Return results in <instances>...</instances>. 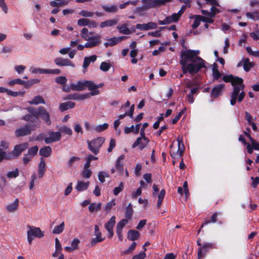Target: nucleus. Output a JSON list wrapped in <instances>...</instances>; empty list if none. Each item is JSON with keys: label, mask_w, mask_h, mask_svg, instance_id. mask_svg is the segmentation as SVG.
Returning <instances> with one entry per match:
<instances>
[{"label": "nucleus", "mask_w": 259, "mask_h": 259, "mask_svg": "<svg viewBox=\"0 0 259 259\" xmlns=\"http://www.w3.org/2000/svg\"><path fill=\"white\" fill-rule=\"evenodd\" d=\"M157 27V24L156 23L149 22L146 24H137L136 28L138 29L143 31L154 29Z\"/></svg>", "instance_id": "obj_16"}, {"label": "nucleus", "mask_w": 259, "mask_h": 259, "mask_svg": "<svg viewBox=\"0 0 259 259\" xmlns=\"http://www.w3.org/2000/svg\"><path fill=\"white\" fill-rule=\"evenodd\" d=\"M49 136L45 138V142L46 144H50L53 142L59 141L61 139V134L59 132H49Z\"/></svg>", "instance_id": "obj_11"}, {"label": "nucleus", "mask_w": 259, "mask_h": 259, "mask_svg": "<svg viewBox=\"0 0 259 259\" xmlns=\"http://www.w3.org/2000/svg\"><path fill=\"white\" fill-rule=\"evenodd\" d=\"M95 87H96L94 86V82L91 80L78 81L76 83H71L70 86V89L75 91H83L86 88L89 90H92Z\"/></svg>", "instance_id": "obj_4"}, {"label": "nucleus", "mask_w": 259, "mask_h": 259, "mask_svg": "<svg viewBox=\"0 0 259 259\" xmlns=\"http://www.w3.org/2000/svg\"><path fill=\"white\" fill-rule=\"evenodd\" d=\"M118 22V19H108L105 21L101 22L100 24V27L101 28L107 27H112L117 24Z\"/></svg>", "instance_id": "obj_22"}, {"label": "nucleus", "mask_w": 259, "mask_h": 259, "mask_svg": "<svg viewBox=\"0 0 259 259\" xmlns=\"http://www.w3.org/2000/svg\"><path fill=\"white\" fill-rule=\"evenodd\" d=\"M19 170L18 168H16L13 171H9L7 175V176L8 178H16L19 176Z\"/></svg>", "instance_id": "obj_48"}, {"label": "nucleus", "mask_w": 259, "mask_h": 259, "mask_svg": "<svg viewBox=\"0 0 259 259\" xmlns=\"http://www.w3.org/2000/svg\"><path fill=\"white\" fill-rule=\"evenodd\" d=\"M212 247V244L211 243H206L198 248L197 256L198 259H201L207 251Z\"/></svg>", "instance_id": "obj_17"}, {"label": "nucleus", "mask_w": 259, "mask_h": 259, "mask_svg": "<svg viewBox=\"0 0 259 259\" xmlns=\"http://www.w3.org/2000/svg\"><path fill=\"white\" fill-rule=\"evenodd\" d=\"M34 130V128L31 127L29 124H26L23 127L17 129L15 131V135L17 137L29 135Z\"/></svg>", "instance_id": "obj_9"}, {"label": "nucleus", "mask_w": 259, "mask_h": 259, "mask_svg": "<svg viewBox=\"0 0 259 259\" xmlns=\"http://www.w3.org/2000/svg\"><path fill=\"white\" fill-rule=\"evenodd\" d=\"M39 110V117L41 118V119L44 121V122L47 125H51L52 123L51 120L50 119V115L49 112L47 110V109L42 107L39 106L38 107Z\"/></svg>", "instance_id": "obj_10"}, {"label": "nucleus", "mask_w": 259, "mask_h": 259, "mask_svg": "<svg viewBox=\"0 0 259 259\" xmlns=\"http://www.w3.org/2000/svg\"><path fill=\"white\" fill-rule=\"evenodd\" d=\"M134 210L132 207V204L130 203L126 208L125 217L126 219L130 220L131 219L133 214Z\"/></svg>", "instance_id": "obj_38"}, {"label": "nucleus", "mask_w": 259, "mask_h": 259, "mask_svg": "<svg viewBox=\"0 0 259 259\" xmlns=\"http://www.w3.org/2000/svg\"><path fill=\"white\" fill-rule=\"evenodd\" d=\"M94 86L97 87L94 88L93 89L89 90L90 91H91L92 92L90 93L85 94L84 95H89V98L91 96H94L96 95H98L99 94L100 92L99 91L97 90V89L99 88V85H97V84H94Z\"/></svg>", "instance_id": "obj_47"}, {"label": "nucleus", "mask_w": 259, "mask_h": 259, "mask_svg": "<svg viewBox=\"0 0 259 259\" xmlns=\"http://www.w3.org/2000/svg\"><path fill=\"white\" fill-rule=\"evenodd\" d=\"M128 24L124 23L121 26H118L116 27V29L119 30L120 33L123 34H130L131 33V31L127 27Z\"/></svg>", "instance_id": "obj_30"}, {"label": "nucleus", "mask_w": 259, "mask_h": 259, "mask_svg": "<svg viewBox=\"0 0 259 259\" xmlns=\"http://www.w3.org/2000/svg\"><path fill=\"white\" fill-rule=\"evenodd\" d=\"M55 81L58 83L64 85L66 83L67 79L64 76H59L55 79Z\"/></svg>", "instance_id": "obj_55"}, {"label": "nucleus", "mask_w": 259, "mask_h": 259, "mask_svg": "<svg viewBox=\"0 0 259 259\" xmlns=\"http://www.w3.org/2000/svg\"><path fill=\"white\" fill-rule=\"evenodd\" d=\"M46 165L44 159L41 157L40 159V163L38 165V176L42 178L46 170Z\"/></svg>", "instance_id": "obj_25"}, {"label": "nucleus", "mask_w": 259, "mask_h": 259, "mask_svg": "<svg viewBox=\"0 0 259 259\" xmlns=\"http://www.w3.org/2000/svg\"><path fill=\"white\" fill-rule=\"evenodd\" d=\"M115 224V217L112 216L109 221L105 224V228L108 231V237L111 238L114 235L113 228Z\"/></svg>", "instance_id": "obj_13"}, {"label": "nucleus", "mask_w": 259, "mask_h": 259, "mask_svg": "<svg viewBox=\"0 0 259 259\" xmlns=\"http://www.w3.org/2000/svg\"><path fill=\"white\" fill-rule=\"evenodd\" d=\"M102 9L107 13H116L118 12V8L117 6H106L102 5Z\"/></svg>", "instance_id": "obj_31"}, {"label": "nucleus", "mask_w": 259, "mask_h": 259, "mask_svg": "<svg viewBox=\"0 0 259 259\" xmlns=\"http://www.w3.org/2000/svg\"><path fill=\"white\" fill-rule=\"evenodd\" d=\"M115 167L117 170L120 172V174H123L124 167L123 165V163L121 162L116 161L115 163Z\"/></svg>", "instance_id": "obj_51"}, {"label": "nucleus", "mask_w": 259, "mask_h": 259, "mask_svg": "<svg viewBox=\"0 0 259 259\" xmlns=\"http://www.w3.org/2000/svg\"><path fill=\"white\" fill-rule=\"evenodd\" d=\"M254 63L249 61L248 58H245L243 60V66L245 71L248 72L253 66Z\"/></svg>", "instance_id": "obj_33"}, {"label": "nucleus", "mask_w": 259, "mask_h": 259, "mask_svg": "<svg viewBox=\"0 0 259 259\" xmlns=\"http://www.w3.org/2000/svg\"><path fill=\"white\" fill-rule=\"evenodd\" d=\"M29 230L27 232V239L29 244H31L34 237L41 238L44 236V233L39 228L27 226Z\"/></svg>", "instance_id": "obj_6"}, {"label": "nucleus", "mask_w": 259, "mask_h": 259, "mask_svg": "<svg viewBox=\"0 0 259 259\" xmlns=\"http://www.w3.org/2000/svg\"><path fill=\"white\" fill-rule=\"evenodd\" d=\"M102 203L99 202L98 203H92L89 206V210L91 212L94 211H98L101 209Z\"/></svg>", "instance_id": "obj_35"}, {"label": "nucleus", "mask_w": 259, "mask_h": 259, "mask_svg": "<svg viewBox=\"0 0 259 259\" xmlns=\"http://www.w3.org/2000/svg\"><path fill=\"white\" fill-rule=\"evenodd\" d=\"M108 127V124L104 123L103 124H100L95 127V130L97 132H101Z\"/></svg>", "instance_id": "obj_45"}, {"label": "nucleus", "mask_w": 259, "mask_h": 259, "mask_svg": "<svg viewBox=\"0 0 259 259\" xmlns=\"http://www.w3.org/2000/svg\"><path fill=\"white\" fill-rule=\"evenodd\" d=\"M223 80L226 82H231L234 87L233 90L230 94L231 105L234 106L237 101L238 102H241L245 95L243 91L245 85L243 83V79L237 76H234L232 75H227L224 76Z\"/></svg>", "instance_id": "obj_2"}, {"label": "nucleus", "mask_w": 259, "mask_h": 259, "mask_svg": "<svg viewBox=\"0 0 259 259\" xmlns=\"http://www.w3.org/2000/svg\"><path fill=\"white\" fill-rule=\"evenodd\" d=\"M123 189V184L121 182L119 186L115 187L113 190V193L115 195H117Z\"/></svg>", "instance_id": "obj_56"}, {"label": "nucleus", "mask_w": 259, "mask_h": 259, "mask_svg": "<svg viewBox=\"0 0 259 259\" xmlns=\"http://www.w3.org/2000/svg\"><path fill=\"white\" fill-rule=\"evenodd\" d=\"M149 142L148 138H138L136 141L132 145V148H135L138 146L139 149L141 150L146 147Z\"/></svg>", "instance_id": "obj_15"}, {"label": "nucleus", "mask_w": 259, "mask_h": 259, "mask_svg": "<svg viewBox=\"0 0 259 259\" xmlns=\"http://www.w3.org/2000/svg\"><path fill=\"white\" fill-rule=\"evenodd\" d=\"M36 179V174L35 173L33 174L31 177V181L29 184V189L32 190L34 186V182Z\"/></svg>", "instance_id": "obj_60"}, {"label": "nucleus", "mask_w": 259, "mask_h": 259, "mask_svg": "<svg viewBox=\"0 0 259 259\" xmlns=\"http://www.w3.org/2000/svg\"><path fill=\"white\" fill-rule=\"evenodd\" d=\"M111 67V65L106 62H103L101 63L100 69L103 71H107L109 70Z\"/></svg>", "instance_id": "obj_49"}, {"label": "nucleus", "mask_w": 259, "mask_h": 259, "mask_svg": "<svg viewBox=\"0 0 259 259\" xmlns=\"http://www.w3.org/2000/svg\"><path fill=\"white\" fill-rule=\"evenodd\" d=\"M178 142V149H174L172 145H171V150L170 151L171 157L173 159H178L181 158L184 151L185 150V147L183 143L182 139L178 138L177 139Z\"/></svg>", "instance_id": "obj_7"}, {"label": "nucleus", "mask_w": 259, "mask_h": 259, "mask_svg": "<svg viewBox=\"0 0 259 259\" xmlns=\"http://www.w3.org/2000/svg\"><path fill=\"white\" fill-rule=\"evenodd\" d=\"M79 14L84 17H92L94 15V13L93 12L85 11V10H82L81 11Z\"/></svg>", "instance_id": "obj_52"}, {"label": "nucleus", "mask_w": 259, "mask_h": 259, "mask_svg": "<svg viewBox=\"0 0 259 259\" xmlns=\"http://www.w3.org/2000/svg\"><path fill=\"white\" fill-rule=\"evenodd\" d=\"M28 147L29 144L27 142L16 145L13 151V155L17 157L23 151L27 149Z\"/></svg>", "instance_id": "obj_14"}, {"label": "nucleus", "mask_w": 259, "mask_h": 259, "mask_svg": "<svg viewBox=\"0 0 259 259\" xmlns=\"http://www.w3.org/2000/svg\"><path fill=\"white\" fill-rule=\"evenodd\" d=\"M225 87L224 84H220L213 88L211 91V96L213 98H218L221 95V92Z\"/></svg>", "instance_id": "obj_21"}, {"label": "nucleus", "mask_w": 259, "mask_h": 259, "mask_svg": "<svg viewBox=\"0 0 259 259\" xmlns=\"http://www.w3.org/2000/svg\"><path fill=\"white\" fill-rule=\"evenodd\" d=\"M146 253L144 251H143L134 255L132 259H144L146 257Z\"/></svg>", "instance_id": "obj_64"}, {"label": "nucleus", "mask_w": 259, "mask_h": 259, "mask_svg": "<svg viewBox=\"0 0 259 259\" xmlns=\"http://www.w3.org/2000/svg\"><path fill=\"white\" fill-rule=\"evenodd\" d=\"M212 74L215 79H218L221 76V74L218 69V65L215 63L213 64Z\"/></svg>", "instance_id": "obj_40"}, {"label": "nucleus", "mask_w": 259, "mask_h": 259, "mask_svg": "<svg viewBox=\"0 0 259 259\" xmlns=\"http://www.w3.org/2000/svg\"><path fill=\"white\" fill-rule=\"evenodd\" d=\"M98 26V23L93 20L89 19L88 26L91 28H97Z\"/></svg>", "instance_id": "obj_59"}, {"label": "nucleus", "mask_w": 259, "mask_h": 259, "mask_svg": "<svg viewBox=\"0 0 259 259\" xmlns=\"http://www.w3.org/2000/svg\"><path fill=\"white\" fill-rule=\"evenodd\" d=\"M218 215V213L217 212H214L212 215L211 217L210 220H206L202 224L200 229L203 227L204 225H206L210 223H214L217 221V217Z\"/></svg>", "instance_id": "obj_39"}, {"label": "nucleus", "mask_w": 259, "mask_h": 259, "mask_svg": "<svg viewBox=\"0 0 259 259\" xmlns=\"http://www.w3.org/2000/svg\"><path fill=\"white\" fill-rule=\"evenodd\" d=\"M83 178L89 179L92 175V171L90 169H84L81 172Z\"/></svg>", "instance_id": "obj_54"}, {"label": "nucleus", "mask_w": 259, "mask_h": 259, "mask_svg": "<svg viewBox=\"0 0 259 259\" xmlns=\"http://www.w3.org/2000/svg\"><path fill=\"white\" fill-rule=\"evenodd\" d=\"M246 16L248 18L252 19L253 20H259V15L257 12L254 11L253 12H247Z\"/></svg>", "instance_id": "obj_41"}, {"label": "nucleus", "mask_w": 259, "mask_h": 259, "mask_svg": "<svg viewBox=\"0 0 259 259\" xmlns=\"http://www.w3.org/2000/svg\"><path fill=\"white\" fill-rule=\"evenodd\" d=\"M24 92H13L11 90H8V95L11 96L13 97H17L18 96H23L24 95Z\"/></svg>", "instance_id": "obj_57"}, {"label": "nucleus", "mask_w": 259, "mask_h": 259, "mask_svg": "<svg viewBox=\"0 0 259 259\" xmlns=\"http://www.w3.org/2000/svg\"><path fill=\"white\" fill-rule=\"evenodd\" d=\"M81 37L85 41L86 48H93L98 46L101 42V36L99 34H95L94 32H89L88 29L84 27L80 31Z\"/></svg>", "instance_id": "obj_3"}, {"label": "nucleus", "mask_w": 259, "mask_h": 259, "mask_svg": "<svg viewBox=\"0 0 259 259\" xmlns=\"http://www.w3.org/2000/svg\"><path fill=\"white\" fill-rule=\"evenodd\" d=\"M38 150V148L37 146H33L31 148H30L28 150L27 153L28 155H30L32 156V157H34L35 155H36L37 152Z\"/></svg>", "instance_id": "obj_46"}, {"label": "nucleus", "mask_w": 259, "mask_h": 259, "mask_svg": "<svg viewBox=\"0 0 259 259\" xmlns=\"http://www.w3.org/2000/svg\"><path fill=\"white\" fill-rule=\"evenodd\" d=\"M199 51L186 50L182 52L180 63L184 74L194 75L202 68L206 67L205 61L198 55Z\"/></svg>", "instance_id": "obj_1"}, {"label": "nucleus", "mask_w": 259, "mask_h": 259, "mask_svg": "<svg viewBox=\"0 0 259 259\" xmlns=\"http://www.w3.org/2000/svg\"><path fill=\"white\" fill-rule=\"evenodd\" d=\"M26 82L25 81H23L20 79H16L11 81L9 82V84L11 85H13L15 84H24Z\"/></svg>", "instance_id": "obj_62"}, {"label": "nucleus", "mask_w": 259, "mask_h": 259, "mask_svg": "<svg viewBox=\"0 0 259 259\" xmlns=\"http://www.w3.org/2000/svg\"><path fill=\"white\" fill-rule=\"evenodd\" d=\"M59 132L63 133L65 134L68 135H71L72 134V130L66 126H63L62 127H61L59 129Z\"/></svg>", "instance_id": "obj_44"}, {"label": "nucleus", "mask_w": 259, "mask_h": 259, "mask_svg": "<svg viewBox=\"0 0 259 259\" xmlns=\"http://www.w3.org/2000/svg\"><path fill=\"white\" fill-rule=\"evenodd\" d=\"M54 62L57 65L60 66H70L74 67V64L68 59L59 57L55 59Z\"/></svg>", "instance_id": "obj_18"}, {"label": "nucleus", "mask_w": 259, "mask_h": 259, "mask_svg": "<svg viewBox=\"0 0 259 259\" xmlns=\"http://www.w3.org/2000/svg\"><path fill=\"white\" fill-rule=\"evenodd\" d=\"M115 204V199H113L111 201L108 202L105 206V210L107 212L111 210L112 207L114 206Z\"/></svg>", "instance_id": "obj_50"}, {"label": "nucleus", "mask_w": 259, "mask_h": 259, "mask_svg": "<svg viewBox=\"0 0 259 259\" xmlns=\"http://www.w3.org/2000/svg\"><path fill=\"white\" fill-rule=\"evenodd\" d=\"M94 234L96 236V238L92 239L91 244L92 245L96 244L97 243L102 242L105 239L104 238H102L101 233L100 231L94 232Z\"/></svg>", "instance_id": "obj_34"}, {"label": "nucleus", "mask_w": 259, "mask_h": 259, "mask_svg": "<svg viewBox=\"0 0 259 259\" xmlns=\"http://www.w3.org/2000/svg\"><path fill=\"white\" fill-rule=\"evenodd\" d=\"M140 235V233L136 230H130L127 233V238L130 240L134 241L137 239Z\"/></svg>", "instance_id": "obj_29"}, {"label": "nucleus", "mask_w": 259, "mask_h": 259, "mask_svg": "<svg viewBox=\"0 0 259 259\" xmlns=\"http://www.w3.org/2000/svg\"><path fill=\"white\" fill-rule=\"evenodd\" d=\"M89 19L88 18H81L78 20L77 24L80 26H88Z\"/></svg>", "instance_id": "obj_53"}, {"label": "nucleus", "mask_w": 259, "mask_h": 259, "mask_svg": "<svg viewBox=\"0 0 259 259\" xmlns=\"http://www.w3.org/2000/svg\"><path fill=\"white\" fill-rule=\"evenodd\" d=\"M65 227V223L63 222L60 225L56 226L53 230V233L55 234H59L62 233Z\"/></svg>", "instance_id": "obj_37"}, {"label": "nucleus", "mask_w": 259, "mask_h": 259, "mask_svg": "<svg viewBox=\"0 0 259 259\" xmlns=\"http://www.w3.org/2000/svg\"><path fill=\"white\" fill-rule=\"evenodd\" d=\"M19 205L18 199H16L15 201L10 204H8L6 207L7 210L9 212H13L16 211L18 209Z\"/></svg>", "instance_id": "obj_27"}, {"label": "nucleus", "mask_w": 259, "mask_h": 259, "mask_svg": "<svg viewBox=\"0 0 259 259\" xmlns=\"http://www.w3.org/2000/svg\"><path fill=\"white\" fill-rule=\"evenodd\" d=\"M128 223V220L127 219H122L119 222L116 227V231H122L123 228Z\"/></svg>", "instance_id": "obj_42"}, {"label": "nucleus", "mask_w": 259, "mask_h": 259, "mask_svg": "<svg viewBox=\"0 0 259 259\" xmlns=\"http://www.w3.org/2000/svg\"><path fill=\"white\" fill-rule=\"evenodd\" d=\"M96 59L97 56L95 55H92L90 57H84L82 67L84 69L87 68L91 62H94Z\"/></svg>", "instance_id": "obj_26"}, {"label": "nucleus", "mask_w": 259, "mask_h": 259, "mask_svg": "<svg viewBox=\"0 0 259 259\" xmlns=\"http://www.w3.org/2000/svg\"><path fill=\"white\" fill-rule=\"evenodd\" d=\"M171 0H142L144 5L145 9H149L152 8L164 5L166 3L169 2Z\"/></svg>", "instance_id": "obj_8"}, {"label": "nucleus", "mask_w": 259, "mask_h": 259, "mask_svg": "<svg viewBox=\"0 0 259 259\" xmlns=\"http://www.w3.org/2000/svg\"><path fill=\"white\" fill-rule=\"evenodd\" d=\"M75 103L70 101L64 102L60 104L59 110L63 112L69 109L73 108L75 106Z\"/></svg>", "instance_id": "obj_24"}, {"label": "nucleus", "mask_w": 259, "mask_h": 259, "mask_svg": "<svg viewBox=\"0 0 259 259\" xmlns=\"http://www.w3.org/2000/svg\"><path fill=\"white\" fill-rule=\"evenodd\" d=\"M80 243V241L77 238H74L72 241L71 245L72 248L74 249V250L78 249V246L79 243Z\"/></svg>", "instance_id": "obj_58"}, {"label": "nucleus", "mask_w": 259, "mask_h": 259, "mask_svg": "<svg viewBox=\"0 0 259 259\" xmlns=\"http://www.w3.org/2000/svg\"><path fill=\"white\" fill-rule=\"evenodd\" d=\"M89 185V182H84L83 181H78L77 183V184L75 188L77 191L81 192L88 189Z\"/></svg>", "instance_id": "obj_23"}, {"label": "nucleus", "mask_w": 259, "mask_h": 259, "mask_svg": "<svg viewBox=\"0 0 259 259\" xmlns=\"http://www.w3.org/2000/svg\"><path fill=\"white\" fill-rule=\"evenodd\" d=\"M115 140L114 139H111L110 141L109 147L107 149L108 152H111L115 147Z\"/></svg>", "instance_id": "obj_63"}, {"label": "nucleus", "mask_w": 259, "mask_h": 259, "mask_svg": "<svg viewBox=\"0 0 259 259\" xmlns=\"http://www.w3.org/2000/svg\"><path fill=\"white\" fill-rule=\"evenodd\" d=\"M201 15H195L190 17V19L194 18L195 19L194 22L192 25V27L193 28L195 29L197 28L199 25H200V21L201 20Z\"/></svg>", "instance_id": "obj_36"}, {"label": "nucleus", "mask_w": 259, "mask_h": 259, "mask_svg": "<svg viewBox=\"0 0 259 259\" xmlns=\"http://www.w3.org/2000/svg\"><path fill=\"white\" fill-rule=\"evenodd\" d=\"M52 153V148L50 146H45L41 148L39 150V154L45 157L50 156Z\"/></svg>", "instance_id": "obj_32"}, {"label": "nucleus", "mask_w": 259, "mask_h": 259, "mask_svg": "<svg viewBox=\"0 0 259 259\" xmlns=\"http://www.w3.org/2000/svg\"><path fill=\"white\" fill-rule=\"evenodd\" d=\"M26 110L29 113L28 115H32L35 117H39V110L38 108L36 109L32 107H28L26 108Z\"/></svg>", "instance_id": "obj_43"}, {"label": "nucleus", "mask_w": 259, "mask_h": 259, "mask_svg": "<svg viewBox=\"0 0 259 259\" xmlns=\"http://www.w3.org/2000/svg\"><path fill=\"white\" fill-rule=\"evenodd\" d=\"M105 141L103 137H98L95 138L91 141H88L89 149L94 154L97 155L99 153L100 149L102 147Z\"/></svg>", "instance_id": "obj_5"}, {"label": "nucleus", "mask_w": 259, "mask_h": 259, "mask_svg": "<svg viewBox=\"0 0 259 259\" xmlns=\"http://www.w3.org/2000/svg\"><path fill=\"white\" fill-rule=\"evenodd\" d=\"M39 117H35V116H33L32 115H28L26 114L23 117V119L31 123L29 124L31 127L34 128L35 130L36 127H38L39 124V120L38 119Z\"/></svg>", "instance_id": "obj_12"}, {"label": "nucleus", "mask_w": 259, "mask_h": 259, "mask_svg": "<svg viewBox=\"0 0 259 259\" xmlns=\"http://www.w3.org/2000/svg\"><path fill=\"white\" fill-rule=\"evenodd\" d=\"M126 38V37L124 36H119L117 37H113L108 39L107 41L105 42L104 44V45L106 48H107L109 46H113L122 41L123 39H125Z\"/></svg>", "instance_id": "obj_19"}, {"label": "nucleus", "mask_w": 259, "mask_h": 259, "mask_svg": "<svg viewBox=\"0 0 259 259\" xmlns=\"http://www.w3.org/2000/svg\"><path fill=\"white\" fill-rule=\"evenodd\" d=\"M89 98V95L81 94L78 93H74L68 95L65 99L66 100H83Z\"/></svg>", "instance_id": "obj_20"}, {"label": "nucleus", "mask_w": 259, "mask_h": 259, "mask_svg": "<svg viewBox=\"0 0 259 259\" xmlns=\"http://www.w3.org/2000/svg\"><path fill=\"white\" fill-rule=\"evenodd\" d=\"M80 158L78 157L74 156L71 157L68 162V167H71L75 161L79 160Z\"/></svg>", "instance_id": "obj_61"}, {"label": "nucleus", "mask_w": 259, "mask_h": 259, "mask_svg": "<svg viewBox=\"0 0 259 259\" xmlns=\"http://www.w3.org/2000/svg\"><path fill=\"white\" fill-rule=\"evenodd\" d=\"M28 103L30 105H37L39 104H45V101L41 96L38 95L34 97L31 101H28Z\"/></svg>", "instance_id": "obj_28"}]
</instances>
